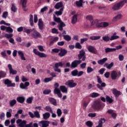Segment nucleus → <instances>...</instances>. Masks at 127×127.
<instances>
[{
    "label": "nucleus",
    "mask_w": 127,
    "mask_h": 127,
    "mask_svg": "<svg viewBox=\"0 0 127 127\" xmlns=\"http://www.w3.org/2000/svg\"><path fill=\"white\" fill-rule=\"evenodd\" d=\"M87 50L89 51V52H90V53H92L93 54H98V51L93 46H89L87 48Z\"/></svg>",
    "instance_id": "obj_12"
},
{
    "label": "nucleus",
    "mask_w": 127,
    "mask_h": 127,
    "mask_svg": "<svg viewBox=\"0 0 127 127\" xmlns=\"http://www.w3.org/2000/svg\"><path fill=\"white\" fill-rule=\"evenodd\" d=\"M45 110L47 111V112H49L50 113H52V112H53V111H52V108H51V107L49 106H47L45 108Z\"/></svg>",
    "instance_id": "obj_48"
},
{
    "label": "nucleus",
    "mask_w": 127,
    "mask_h": 127,
    "mask_svg": "<svg viewBox=\"0 0 127 127\" xmlns=\"http://www.w3.org/2000/svg\"><path fill=\"white\" fill-rule=\"evenodd\" d=\"M118 77V72L116 71H113L111 73V78L112 80H116Z\"/></svg>",
    "instance_id": "obj_25"
},
{
    "label": "nucleus",
    "mask_w": 127,
    "mask_h": 127,
    "mask_svg": "<svg viewBox=\"0 0 127 127\" xmlns=\"http://www.w3.org/2000/svg\"><path fill=\"white\" fill-rule=\"evenodd\" d=\"M34 99V97H33V96H31L28 98L26 100V103L27 104H32V101H33Z\"/></svg>",
    "instance_id": "obj_38"
},
{
    "label": "nucleus",
    "mask_w": 127,
    "mask_h": 127,
    "mask_svg": "<svg viewBox=\"0 0 127 127\" xmlns=\"http://www.w3.org/2000/svg\"><path fill=\"white\" fill-rule=\"evenodd\" d=\"M51 93V90L50 89H46L43 91V93L44 95H48Z\"/></svg>",
    "instance_id": "obj_54"
},
{
    "label": "nucleus",
    "mask_w": 127,
    "mask_h": 127,
    "mask_svg": "<svg viewBox=\"0 0 127 127\" xmlns=\"http://www.w3.org/2000/svg\"><path fill=\"white\" fill-rule=\"evenodd\" d=\"M106 100L107 102H108V103H109V104H112V103H113V102H114V100H113V99L111 98V97H110V96H106Z\"/></svg>",
    "instance_id": "obj_47"
},
{
    "label": "nucleus",
    "mask_w": 127,
    "mask_h": 127,
    "mask_svg": "<svg viewBox=\"0 0 127 127\" xmlns=\"http://www.w3.org/2000/svg\"><path fill=\"white\" fill-rule=\"evenodd\" d=\"M55 94L58 95L59 98H62V94L61 93V91L60 90H57L56 91H54Z\"/></svg>",
    "instance_id": "obj_43"
},
{
    "label": "nucleus",
    "mask_w": 127,
    "mask_h": 127,
    "mask_svg": "<svg viewBox=\"0 0 127 127\" xmlns=\"http://www.w3.org/2000/svg\"><path fill=\"white\" fill-rule=\"evenodd\" d=\"M29 29H27L25 27H20L17 28V30L18 32H21L23 30L24 32H25L26 33H29L30 30Z\"/></svg>",
    "instance_id": "obj_15"
},
{
    "label": "nucleus",
    "mask_w": 127,
    "mask_h": 127,
    "mask_svg": "<svg viewBox=\"0 0 127 127\" xmlns=\"http://www.w3.org/2000/svg\"><path fill=\"white\" fill-rule=\"evenodd\" d=\"M6 32H9V33H12L13 32V29L10 27H7L6 29Z\"/></svg>",
    "instance_id": "obj_50"
},
{
    "label": "nucleus",
    "mask_w": 127,
    "mask_h": 127,
    "mask_svg": "<svg viewBox=\"0 0 127 127\" xmlns=\"http://www.w3.org/2000/svg\"><path fill=\"white\" fill-rule=\"evenodd\" d=\"M76 5L78 7H83V0H79V1H76L75 2Z\"/></svg>",
    "instance_id": "obj_33"
},
{
    "label": "nucleus",
    "mask_w": 127,
    "mask_h": 127,
    "mask_svg": "<svg viewBox=\"0 0 127 127\" xmlns=\"http://www.w3.org/2000/svg\"><path fill=\"white\" fill-rule=\"evenodd\" d=\"M6 77V72L2 70H0V80L1 78H5Z\"/></svg>",
    "instance_id": "obj_35"
},
{
    "label": "nucleus",
    "mask_w": 127,
    "mask_h": 127,
    "mask_svg": "<svg viewBox=\"0 0 127 127\" xmlns=\"http://www.w3.org/2000/svg\"><path fill=\"white\" fill-rule=\"evenodd\" d=\"M15 104H16V100L15 99L10 100L9 102V105L10 107H13Z\"/></svg>",
    "instance_id": "obj_46"
},
{
    "label": "nucleus",
    "mask_w": 127,
    "mask_h": 127,
    "mask_svg": "<svg viewBox=\"0 0 127 127\" xmlns=\"http://www.w3.org/2000/svg\"><path fill=\"white\" fill-rule=\"evenodd\" d=\"M27 0H21V3L22 4V7H26Z\"/></svg>",
    "instance_id": "obj_56"
},
{
    "label": "nucleus",
    "mask_w": 127,
    "mask_h": 127,
    "mask_svg": "<svg viewBox=\"0 0 127 127\" xmlns=\"http://www.w3.org/2000/svg\"><path fill=\"white\" fill-rule=\"evenodd\" d=\"M27 123L26 121H22L21 119H18L16 121V123L18 125L19 127H33L32 122L26 125Z\"/></svg>",
    "instance_id": "obj_4"
},
{
    "label": "nucleus",
    "mask_w": 127,
    "mask_h": 127,
    "mask_svg": "<svg viewBox=\"0 0 127 127\" xmlns=\"http://www.w3.org/2000/svg\"><path fill=\"white\" fill-rule=\"evenodd\" d=\"M29 85H30V83L28 82H25L24 84L23 83H21L20 84V88L21 89L27 90V87H28Z\"/></svg>",
    "instance_id": "obj_18"
},
{
    "label": "nucleus",
    "mask_w": 127,
    "mask_h": 127,
    "mask_svg": "<svg viewBox=\"0 0 127 127\" xmlns=\"http://www.w3.org/2000/svg\"><path fill=\"white\" fill-rule=\"evenodd\" d=\"M9 112H7L6 113V118H11V112H12V110L10 109L9 110Z\"/></svg>",
    "instance_id": "obj_52"
},
{
    "label": "nucleus",
    "mask_w": 127,
    "mask_h": 127,
    "mask_svg": "<svg viewBox=\"0 0 127 127\" xmlns=\"http://www.w3.org/2000/svg\"><path fill=\"white\" fill-rule=\"evenodd\" d=\"M105 107V104L103 103L101 100L95 101L92 106V107L94 110H97V111H100V110H103Z\"/></svg>",
    "instance_id": "obj_2"
},
{
    "label": "nucleus",
    "mask_w": 127,
    "mask_h": 127,
    "mask_svg": "<svg viewBox=\"0 0 127 127\" xmlns=\"http://www.w3.org/2000/svg\"><path fill=\"white\" fill-rule=\"evenodd\" d=\"M123 18V15L119 14H118L117 16H115L112 19V21L115 22L116 21H118V20H120Z\"/></svg>",
    "instance_id": "obj_19"
},
{
    "label": "nucleus",
    "mask_w": 127,
    "mask_h": 127,
    "mask_svg": "<svg viewBox=\"0 0 127 127\" xmlns=\"http://www.w3.org/2000/svg\"><path fill=\"white\" fill-rule=\"evenodd\" d=\"M59 39L58 37H56L53 39H52V41L50 42L49 45L50 46H52L55 43V42H57V41Z\"/></svg>",
    "instance_id": "obj_28"
},
{
    "label": "nucleus",
    "mask_w": 127,
    "mask_h": 127,
    "mask_svg": "<svg viewBox=\"0 0 127 127\" xmlns=\"http://www.w3.org/2000/svg\"><path fill=\"white\" fill-rule=\"evenodd\" d=\"M113 66H114V63L112 62L110 64H108V63H106L104 67H106L107 69H111Z\"/></svg>",
    "instance_id": "obj_36"
},
{
    "label": "nucleus",
    "mask_w": 127,
    "mask_h": 127,
    "mask_svg": "<svg viewBox=\"0 0 127 127\" xmlns=\"http://www.w3.org/2000/svg\"><path fill=\"white\" fill-rule=\"evenodd\" d=\"M107 61H108V58H104L103 59H101V60L98 61V64H99V65H103Z\"/></svg>",
    "instance_id": "obj_31"
},
{
    "label": "nucleus",
    "mask_w": 127,
    "mask_h": 127,
    "mask_svg": "<svg viewBox=\"0 0 127 127\" xmlns=\"http://www.w3.org/2000/svg\"><path fill=\"white\" fill-rule=\"evenodd\" d=\"M49 101L50 103H51V104L54 105V106H57V102L56 99L50 97L49 98Z\"/></svg>",
    "instance_id": "obj_24"
},
{
    "label": "nucleus",
    "mask_w": 127,
    "mask_h": 127,
    "mask_svg": "<svg viewBox=\"0 0 127 127\" xmlns=\"http://www.w3.org/2000/svg\"><path fill=\"white\" fill-rule=\"evenodd\" d=\"M100 36L90 37V39H91V40H98V39H100Z\"/></svg>",
    "instance_id": "obj_44"
},
{
    "label": "nucleus",
    "mask_w": 127,
    "mask_h": 127,
    "mask_svg": "<svg viewBox=\"0 0 127 127\" xmlns=\"http://www.w3.org/2000/svg\"><path fill=\"white\" fill-rule=\"evenodd\" d=\"M127 0H124L115 3L112 6V9L113 10H120L127 3Z\"/></svg>",
    "instance_id": "obj_3"
},
{
    "label": "nucleus",
    "mask_w": 127,
    "mask_h": 127,
    "mask_svg": "<svg viewBox=\"0 0 127 127\" xmlns=\"http://www.w3.org/2000/svg\"><path fill=\"white\" fill-rule=\"evenodd\" d=\"M50 122L47 121H42L39 122V126L40 127H49Z\"/></svg>",
    "instance_id": "obj_13"
},
{
    "label": "nucleus",
    "mask_w": 127,
    "mask_h": 127,
    "mask_svg": "<svg viewBox=\"0 0 127 127\" xmlns=\"http://www.w3.org/2000/svg\"><path fill=\"white\" fill-rule=\"evenodd\" d=\"M86 19L87 20H89V21H92L93 20V16L91 15H88L86 16Z\"/></svg>",
    "instance_id": "obj_59"
},
{
    "label": "nucleus",
    "mask_w": 127,
    "mask_h": 127,
    "mask_svg": "<svg viewBox=\"0 0 127 127\" xmlns=\"http://www.w3.org/2000/svg\"><path fill=\"white\" fill-rule=\"evenodd\" d=\"M18 55L19 56V57H20L21 60L24 61H25V60H26V59H25V57H24V54L22 51H18Z\"/></svg>",
    "instance_id": "obj_20"
},
{
    "label": "nucleus",
    "mask_w": 127,
    "mask_h": 127,
    "mask_svg": "<svg viewBox=\"0 0 127 127\" xmlns=\"http://www.w3.org/2000/svg\"><path fill=\"white\" fill-rule=\"evenodd\" d=\"M113 94L115 96V97H119L121 95V92L118 91L116 89H113L112 90Z\"/></svg>",
    "instance_id": "obj_26"
},
{
    "label": "nucleus",
    "mask_w": 127,
    "mask_h": 127,
    "mask_svg": "<svg viewBox=\"0 0 127 127\" xmlns=\"http://www.w3.org/2000/svg\"><path fill=\"white\" fill-rule=\"evenodd\" d=\"M65 85L68 86L69 88H74V87H76L77 86V83L74 82V80L73 79H71L67 81L65 83Z\"/></svg>",
    "instance_id": "obj_11"
},
{
    "label": "nucleus",
    "mask_w": 127,
    "mask_h": 127,
    "mask_svg": "<svg viewBox=\"0 0 127 127\" xmlns=\"http://www.w3.org/2000/svg\"><path fill=\"white\" fill-rule=\"evenodd\" d=\"M58 67H63V64L62 62L57 63L55 64V66L53 67L54 71L58 72V73H61V69Z\"/></svg>",
    "instance_id": "obj_9"
},
{
    "label": "nucleus",
    "mask_w": 127,
    "mask_h": 127,
    "mask_svg": "<svg viewBox=\"0 0 127 127\" xmlns=\"http://www.w3.org/2000/svg\"><path fill=\"white\" fill-rule=\"evenodd\" d=\"M64 39V40H66V41H70L71 39H72V38L71 36L68 35H63Z\"/></svg>",
    "instance_id": "obj_40"
},
{
    "label": "nucleus",
    "mask_w": 127,
    "mask_h": 127,
    "mask_svg": "<svg viewBox=\"0 0 127 127\" xmlns=\"http://www.w3.org/2000/svg\"><path fill=\"white\" fill-rule=\"evenodd\" d=\"M16 100L18 103L22 104V103H24V101H25V97L24 96L19 97L17 98Z\"/></svg>",
    "instance_id": "obj_27"
},
{
    "label": "nucleus",
    "mask_w": 127,
    "mask_h": 127,
    "mask_svg": "<svg viewBox=\"0 0 127 127\" xmlns=\"http://www.w3.org/2000/svg\"><path fill=\"white\" fill-rule=\"evenodd\" d=\"M83 74H84V71H78V69H74L71 72V74L73 77H76V76H77V77H81V76H82Z\"/></svg>",
    "instance_id": "obj_8"
},
{
    "label": "nucleus",
    "mask_w": 127,
    "mask_h": 127,
    "mask_svg": "<svg viewBox=\"0 0 127 127\" xmlns=\"http://www.w3.org/2000/svg\"><path fill=\"white\" fill-rule=\"evenodd\" d=\"M65 25L63 22H61L60 24L58 26L59 30H63V27H65Z\"/></svg>",
    "instance_id": "obj_45"
},
{
    "label": "nucleus",
    "mask_w": 127,
    "mask_h": 127,
    "mask_svg": "<svg viewBox=\"0 0 127 127\" xmlns=\"http://www.w3.org/2000/svg\"><path fill=\"white\" fill-rule=\"evenodd\" d=\"M57 114L58 115V117L60 118V117H61V116L62 115V111L61 110V109H58L57 111Z\"/></svg>",
    "instance_id": "obj_53"
},
{
    "label": "nucleus",
    "mask_w": 127,
    "mask_h": 127,
    "mask_svg": "<svg viewBox=\"0 0 127 127\" xmlns=\"http://www.w3.org/2000/svg\"><path fill=\"white\" fill-rule=\"evenodd\" d=\"M120 36H117V33H113V35L110 37V41H113V40H116V39H119Z\"/></svg>",
    "instance_id": "obj_23"
},
{
    "label": "nucleus",
    "mask_w": 127,
    "mask_h": 127,
    "mask_svg": "<svg viewBox=\"0 0 127 127\" xmlns=\"http://www.w3.org/2000/svg\"><path fill=\"white\" fill-rule=\"evenodd\" d=\"M54 19L55 21H56V22H58V23H60V22H61V20L60 18H58L55 17V15H54Z\"/></svg>",
    "instance_id": "obj_58"
},
{
    "label": "nucleus",
    "mask_w": 127,
    "mask_h": 127,
    "mask_svg": "<svg viewBox=\"0 0 127 127\" xmlns=\"http://www.w3.org/2000/svg\"><path fill=\"white\" fill-rule=\"evenodd\" d=\"M29 30L30 31L29 33H27V34H30V33L32 32L31 35L32 37H33V38L36 39L41 37V34H40V33L38 32V31H37L35 28L29 29Z\"/></svg>",
    "instance_id": "obj_6"
},
{
    "label": "nucleus",
    "mask_w": 127,
    "mask_h": 127,
    "mask_svg": "<svg viewBox=\"0 0 127 127\" xmlns=\"http://www.w3.org/2000/svg\"><path fill=\"white\" fill-rule=\"evenodd\" d=\"M63 10H64V8H61L59 11H56L55 14L58 16H59V15H62V13H63Z\"/></svg>",
    "instance_id": "obj_37"
},
{
    "label": "nucleus",
    "mask_w": 127,
    "mask_h": 127,
    "mask_svg": "<svg viewBox=\"0 0 127 127\" xmlns=\"http://www.w3.org/2000/svg\"><path fill=\"white\" fill-rule=\"evenodd\" d=\"M90 96L91 98H97V97H99V96H100V94L98 93L93 92L90 94Z\"/></svg>",
    "instance_id": "obj_42"
},
{
    "label": "nucleus",
    "mask_w": 127,
    "mask_h": 127,
    "mask_svg": "<svg viewBox=\"0 0 127 127\" xmlns=\"http://www.w3.org/2000/svg\"><path fill=\"white\" fill-rule=\"evenodd\" d=\"M86 125L87 127H93V123H92L91 121H87L86 123Z\"/></svg>",
    "instance_id": "obj_63"
},
{
    "label": "nucleus",
    "mask_w": 127,
    "mask_h": 127,
    "mask_svg": "<svg viewBox=\"0 0 127 127\" xmlns=\"http://www.w3.org/2000/svg\"><path fill=\"white\" fill-rule=\"evenodd\" d=\"M4 36H5V37H6V38H7V39H8L9 38H11V37H12V36H13V34H5Z\"/></svg>",
    "instance_id": "obj_62"
},
{
    "label": "nucleus",
    "mask_w": 127,
    "mask_h": 127,
    "mask_svg": "<svg viewBox=\"0 0 127 127\" xmlns=\"http://www.w3.org/2000/svg\"><path fill=\"white\" fill-rule=\"evenodd\" d=\"M97 22H98V20H92L91 21H90L91 26H94L95 24H96L97 27H107L109 26V23L107 22H104L101 23H97Z\"/></svg>",
    "instance_id": "obj_5"
},
{
    "label": "nucleus",
    "mask_w": 127,
    "mask_h": 127,
    "mask_svg": "<svg viewBox=\"0 0 127 127\" xmlns=\"http://www.w3.org/2000/svg\"><path fill=\"white\" fill-rule=\"evenodd\" d=\"M102 40L105 42H109L111 40V38L109 36H104L102 37Z\"/></svg>",
    "instance_id": "obj_39"
},
{
    "label": "nucleus",
    "mask_w": 127,
    "mask_h": 127,
    "mask_svg": "<svg viewBox=\"0 0 127 127\" xmlns=\"http://www.w3.org/2000/svg\"><path fill=\"white\" fill-rule=\"evenodd\" d=\"M38 26L39 29H40L41 30H43L44 24H43V21H42V20L41 19H39Z\"/></svg>",
    "instance_id": "obj_22"
},
{
    "label": "nucleus",
    "mask_w": 127,
    "mask_h": 127,
    "mask_svg": "<svg viewBox=\"0 0 127 127\" xmlns=\"http://www.w3.org/2000/svg\"><path fill=\"white\" fill-rule=\"evenodd\" d=\"M60 53H59V56L60 57H63V56H65L66 54L68 53V51L66 50L65 49H60Z\"/></svg>",
    "instance_id": "obj_16"
},
{
    "label": "nucleus",
    "mask_w": 127,
    "mask_h": 127,
    "mask_svg": "<svg viewBox=\"0 0 127 127\" xmlns=\"http://www.w3.org/2000/svg\"><path fill=\"white\" fill-rule=\"evenodd\" d=\"M86 53L85 51L81 50L79 52V54L78 55V60H74L70 64V63H66V67H70V68L75 69L78 67V65H80L82 63V61H85L86 60V56H85Z\"/></svg>",
    "instance_id": "obj_1"
},
{
    "label": "nucleus",
    "mask_w": 127,
    "mask_h": 127,
    "mask_svg": "<svg viewBox=\"0 0 127 127\" xmlns=\"http://www.w3.org/2000/svg\"><path fill=\"white\" fill-rule=\"evenodd\" d=\"M29 22L31 26H33V15L32 14L29 16Z\"/></svg>",
    "instance_id": "obj_41"
},
{
    "label": "nucleus",
    "mask_w": 127,
    "mask_h": 127,
    "mask_svg": "<svg viewBox=\"0 0 127 127\" xmlns=\"http://www.w3.org/2000/svg\"><path fill=\"white\" fill-rule=\"evenodd\" d=\"M62 6H63V3H62V2H59L56 4L55 8H56V9H59V8L62 7Z\"/></svg>",
    "instance_id": "obj_32"
},
{
    "label": "nucleus",
    "mask_w": 127,
    "mask_h": 127,
    "mask_svg": "<svg viewBox=\"0 0 127 127\" xmlns=\"http://www.w3.org/2000/svg\"><path fill=\"white\" fill-rule=\"evenodd\" d=\"M96 78L97 79V82L99 83V84H97V87L100 90H103V87H106V83L105 82H103L102 81V79H101V77L97 75L96 76ZM99 84H101L100 85Z\"/></svg>",
    "instance_id": "obj_7"
},
{
    "label": "nucleus",
    "mask_w": 127,
    "mask_h": 127,
    "mask_svg": "<svg viewBox=\"0 0 127 127\" xmlns=\"http://www.w3.org/2000/svg\"><path fill=\"white\" fill-rule=\"evenodd\" d=\"M34 114L35 118H37V119H40V114L38 111L34 112Z\"/></svg>",
    "instance_id": "obj_51"
},
{
    "label": "nucleus",
    "mask_w": 127,
    "mask_h": 127,
    "mask_svg": "<svg viewBox=\"0 0 127 127\" xmlns=\"http://www.w3.org/2000/svg\"><path fill=\"white\" fill-rule=\"evenodd\" d=\"M77 20H78V15L77 14L73 15L71 18L72 24H75V23L77 22Z\"/></svg>",
    "instance_id": "obj_21"
},
{
    "label": "nucleus",
    "mask_w": 127,
    "mask_h": 127,
    "mask_svg": "<svg viewBox=\"0 0 127 127\" xmlns=\"http://www.w3.org/2000/svg\"><path fill=\"white\" fill-rule=\"evenodd\" d=\"M8 68L9 70V73L12 75H16L17 71L12 69V66L10 64H8Z\"/></svg>",
    "instance_id": "obj_17"
},
{
    "label": "nucleus",
    "mask_w": 127,
    "mask_h": 127,
    "mask_svg": "<svg viewBox=\"0 0 127 127\" xmlns=\"http://www.w3.org/2000/svg\"><path fill=\"white\" fill-rule=\"evenodd\" d=\"M75 47L77 49H82V46L81 45L80 43H76Z\"/></svg>",
    "instance_id": "obj_60"
},
{
    "label": "nucleus",
    "mask_w": 127,
    "mask_h": 127,
    "mask_svg": "<svg viewBox=\"0 0 127 127\" xmlns=\"http://www.w3.org/2000/svg\"><path fill=\"white\" fill-rule=\"evenodd\" d=\"M88 117L90 118H95L96 116H97V114L96 113H89L88 115Z\"/></svg>",
    "instance_id": "obj_64"
},
{
    "label": "nucleus",
    "mask_w": 127,
    "mask_h": 127,
    "mask_svg": "<svg viewBox=\"0 0 127 127\" xmlns=\"http://www.w3.org/2000/svg\"><path fill=\"white\" fill-rule=\"evenodd\" d=\"M60 88L63 93H65V94L68 93V89L66 87V86H61Z\"/></svg>",
    "instance_id": "obj_29"
},
{
    "label": "nucleus",
    "mask_w": 127,
    "mask_h": 127,
    "mask_svg": "<svg viewBox=\"0 0 127 127\" xmlns=\"http://www.w3.org/2000/svg\"><path fill=\"white\" fill-rule=\"evenodd\" d=\"M43 119L45 120H48L50 118V113L46 112L45 114H43Z\"/></svg>",
    "instance_id": "obj_30"
},
{
    "label": "nucleus",
    "mask_w": 127,
    "mask_h": 127,
    "mask_svg": "<svg viewBox=\"0 0 127 127\" xmlns=\"http://www.w3.org/2000/svg\"><path fill=\"white\" fill-rule=\"evenodd\" d=\"M4 84L7 85V87H15V83H11L10 80L8 78L4 80Z\"/></svg>",
    "instance_id": "obj_14"
},
{
    "label": "nucleus",
    "mask_w": 127,
    "mask_h": 127,
    "mask_svg": "<svg viewBox=\"0 0 127 127\" xmlns=\"http://www.w3.org/2000/svg\"><path fill=\"white\" fill-rule=\"evenodd\" d=\"M7 15H8V11H4L3 12L2 15V18H6L7 17Z\"/></svg>",
    "instance_id": "obj_55"
},
{
    "label": "nucleus",
    "mask_w": 127,
    "mask_h": 127,
    "mask_svg": "<svg viewBox=\"0 0 127 127\" xmlns=\"http://www.w3.org/2000/svg\"><path fill=\"white\" fill-rule=\"evenodd\" d=\"M60 51V49L55 48L52 50V53H59Z\"/></svg>",
    "instance_id": "obj_61"
},
{
    "label": "nucleus",
    "mask_w": 127,
    "mask_h": 127,
    "mask_svg": "<svg viewBox=\"0 0 127 127\" xmlns=\"http://www.w3.org/2000/svg\"><path fill=\"white\" fill-rule=\"evenodd\" d=\"M0 24H4V25H6V26H10V24L8 23H6L4 20H2L0 21Z\"/></svg>",
    "instance_id": "obj_57"
},
{
    "label": "nucleus",
    "mask_w": 127,
    "mask_h": 127,
    "mask_svg": "<svg viewBox=\"0 0 127 127\" xmlns=\"http://www.w3.org/2000/svg\"><path fill=\"white\" fill-rule=\"evenodd\" d=\"M52 80H53V77L45 78L44 79V82L45 83H48V82H51Z\"/></svg>",
    "instance_id": "obj_49"
},
{
    "label": "nucleus",
    "mask_w": 127,
    "mask_h": 127,
    "mask_svg": "<svg viewBox=\"0 0 127 127\" xmlns=\"http://www.w3.org/2000/svg\"><path fill=\"white\" fill-rule=\"evenodd\" d=\"M33 52H34L35 55H37L38 56H39V57H40L41 58H44L47 57V55L43 53H41L40 52L37 51L36 49H34L33 50Z\"/></svg>",
    "instance_id": "obj_10"
},
{
    "label": "nucleus",
    "mask_w": 127,
    "mask_h": 127,
    "mask_svg": "<svg viewBox=\"0 0 127 127\" xmlns=\"http://www.w3.org/2000/svg\"><path fill=\"white\" fill-rule=\"evenodd\" d=\"M116 50H117V49L116 48H107L106 49H105V53H109L110 52H113L114 51H116Z\"/></svg>",
    "instance_id": "obj_34"
}]
</instances>
